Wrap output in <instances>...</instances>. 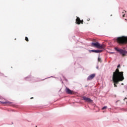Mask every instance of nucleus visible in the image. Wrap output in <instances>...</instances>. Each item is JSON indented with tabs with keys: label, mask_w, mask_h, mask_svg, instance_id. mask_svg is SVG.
Returning <instances> with one entry per match:
<instances>
[{
	"label": "nucleus",
	"mask_w": 127,
	"mask_h": 127,
	"mask_svg": "<svg viewBox=\"0 0 127 127\" xmlns=\"http://www.w3.org/2000/svg\"><path fill=\"white\" fill-rule=\"evenodd\" d=\"M125 80L124 77V72L123 71H120L119 68H117L113 72L112 76V81L114 83V87H118L117 85L119 84V82H122Z\"/></svg>",
	"instance_id": "nucleus-1"
},
{
	"label": "nucleus",
	"mask_w": 127,
	"mask_h": 127,
	"mask_svg": "<svg viewBox=\"0 0 127 127\" xmlns=\"http://www.w3.org/2000/svg\"><path fill=\"white\" fill-rule=\"evenodd\" d=\"M118 43L119 44H127V37L122 36L119 37L116 39Z\"/></svg>",
	"instance_id": "nucleus-2"
},
{
	"label": "nucleus",
	"mask_w": 127,
	"mask_h": 127,
	"mask_svg": "<svg viewBox=\"0 0 127 127\" xmlns=\"http://www.w3.org/2000/svg\"><path fill=\"white\" fill-rule=\"evenodd\" d=\"M91 46L92 47H95V48H98V49H103V48H105V45H101V44L98 42L95 43L92 42L91 43Z\"/></svg>",
	"instance_id": "nucleus-3"
},
{
	"label": "nucleus",
	"mask_w": 127,
	"mask_h": 127,
	"mask_svg": "<svg viewBox=\"0 0 127 127\" xmlns=\"http://www.w3.org/2000/svg\"><path fill=\"white\" fill-rule=\"evenodd\" d=\"M115 50H116V51H117L118 53H120V55H122L123 57H125V56H126L127 55V51H126L125 50H123L118 47H115Z\"/></svg>",
	"instance_id": "nucleus-4"
},
{
	"label": "nucleus",
	"mask_w": 127,
	"mask_h": 127,
	"mask_svg": "<svg viewBox=\"0 0 127 127\" xmlns=\"http://www.w3.org/2000/svg\"><path fill=\"white\" fill-rule=\"evenodd\" d=\"M65 92L66 94H68L69 95H73L74 94V92L69 89L68 87H66L65 89Z\"/></svg>",
	"instance_id": "nucleus-5"
},
{
	"label": "nucleus",
	"mask_w": 127,
	"mask_h": 127,
	"mask_svg": "<svg viewBox=\"0 0 127 127\" xmlns=\"http://www.w3.org/2000/svg\"><path fill=\"white\" fill-rule=\"evenodd\" d=\"M83 100L84 101H85L86 102H87V103H93V101L92 100V99H90V98L86 97L85 96L83 97Z\"/></svg>",
	"instance_id": "nucleus-6"
},
{
	"label": "nucleus",
	"mask_w": 127,
	"mask_h": 127,
	"mask_svg": "<svg viewBox=\"0 0 127 127\" xmlns=\"http://www.w3.org/2000/svg\"><path fill=\"white\" fill-rule=\"evenodd\" d=\"M95 77H96V74L95 73L92 74L88 77L87 80H92V79H94Z\"/></svg>",
	"instance_id": "nucleus-7"
},
{
	"label": "nucleus",
	"mask_w": 127,
	"mask_h": 127,
	"mask_svg": "<svg viewBox=\"0 0 127 127\" xmlns=\"http://www.w3.org/2000/svg\"><path fill=\"white\" fill-rule=\"evenodd\" d=\"M90 52H94L95 53H101V52H103L102 50H90Z\"/></svg>",
	"instance_id": "nucleus-8"
},
{
	"label": "nucleus",
	"mask_w": 127,
	"mask_h": 127,
	"mask_svg": "<svg viewBox=\"0 0 127 127\" xmlns=\"http://www.w3.org/2000/svg\"><path fill=\"white\" fill-rule=\"evenodd\" d=\"M77 18L75 20V23H76V24H81V19H80V18H79V17H76Z\"/></svg>",
	"instance_id": "nucleus-9"
},
{
	"label": "nucleus",
	"mask_w": 127,
	"mask_h": 127,
	"mask_svg": "<svg viewBox=\"0 0 127 127\" xmlns=\"http://www.w3.org/2000/svg\"><path fill=\"white\" fill-rule=\"evenodd\" d=\"M0 103H1V104H6V105H10V104H11V102L8 101L0 102Z\"/></svg>",
	"instance_id": "nucleus-10"
},
{
	"label": "nucleus",
	"mask_w": 127,
	"mask_h": 127,
	"mask_svg": "<svg viewBox=\"0 0 127 127\" xmlns=\"http://www.w3.org/2000/svg\"><path fill=\"white\" fill-rule=\"evenodd\" d=\"M25 40H26V41H27V42H28V41H29V40H28V38H27V37H25Z\"/></svg>",
	"instance_id": "nucleus-11"
},
{
	"label": "nucleus",
	"mask_w": 127,
	"mask_h": 127,
	"mask_svg": "<svg viewBox=\"0 0 127 127\" xmlns=\"http://www.w3.org/2000/svg\"><path fill=\"white\" fill-rule=\"evenodd\" d=\"M108 108L107 106H104L103 108H102V110H106Z\"/></svg>",
	"instance_id": "nucleus-12"
},
{
	"label": "nucleus",
	"mask_w": 127,
	"mask_h": 127,
	"mask_svg": "<svg viewBox=\"0 0 127 127\" xmlns=\"http://www.w3.org/2000/svg\"><path fill=\"white\" fill-rule=\"evenodd\" d=\"M98 62H101V61L102 60L101 59V58H98Z\"/></svg>",
	"instance_id": "nucleus-13"
},
{
	"label": "nucleus",
	"mask_w": 127,
	"mask_h": 127,
	"mask_svg": "<svg viewBox=\"0 0 127 127\" xmlns=\"http://www.w3.org/2000/svg\"><path fill=\"white\" fill-rule=\"evenodd\" d=\"M83 22H84V20H80V23H81V24H83Z\"/></svg>",
	"instance_id": "nucleus-14"
},
{
	"label": "nucleus",
	"mask_w": 127,
	"mask_h": 127,
	"mask_svg": "<svg viewBox=\"0 0 127 127\" xmlns=\"http://www.w3.org/2000/svg\"><path fill=\"white\" fill-rule=\"evenodd\" d=\"M121 67V64H119L118 66H117V68H120Z\"/></svg>",
	"instance_id": "nucleus-15"
},
{
	"label": "nucleus",
	"mask_w": 127,
	"mask_h": 127,
	"mask_svg": "<svg viewBox=\"0 0 127 127\" xmlns=\"http://www.w3.org/2000/svg\"><path fill=\"white\" fill-rule=\"evenodd\" d=\"M127 98L126 97L125 99H124V101H126V100H127Z\"/></svg>",
	"instance_id": "nucleus-16"
},
{
	"label": "nucleus",
	"mask_w": 127,
	"mask_h": 127,
	"mask_svg": "<svg viewBox=\"0 0 127 127\" xmlns=\"http://www.w3.org/2000/svg\"><path fill=\"white\" fill-rule=\"evenodd\" d=\"M123 17H125V14L123 15Z\"/></svg>",
	"instance_id": "nucleus-17"
},
{
	"label": "nucleus",
	"mask_w": 127,
	"mask_h": 127,
	"mask_svg": "<svg viewBox=\"0 0 127 127\" xmlns=\"http://www.w3.org/2000/svg\"><path fill=\"white\" fill-rule=\"evenodd\" d=\"M94 42H96V40H93Z\"/></svg>",
	"instance_id": "nucleus-18"
},
{
	"label": "nucleus",
	"mask_w": 127,
	"mask_h": 127,
	"mask_svg": "<svg viewBox=\"0 0 127 127\" xmlns=\"http://www.w3.org/2000/svg\"><path fill=\"white\" fill-rule=\"evenodd\" d=\"M88 21H90V18H89L88 19H87Z\"/></svg>",
	"instance_id": "nucleus-19"
},
{
	"label": "nucleus",
	"mask_w": 127,
	"mask_h": 127,
	"mask_svg": "<svg viewBox=\"0 0 127 127\" xmlns=\"http://www.w3.org/2000/svg\"><path fill=\"white\" fill-rule=\"evenodd\" d=\"M31 99H33V97H31Z\"/></svg>",
	"instance_id": "nucleus-20"
},
{
	"label": "nucleus",
	"mask_w": 127,
	"mask_h": 127,
	"mask_svg": "<svg viewBox=\"0 0 127 127\" xmlns=\"http://www.w3.org/2000/svg\"><path fill=\"white\" fill-rule=\"evenodd\" d=\"M122 13H125V12H123Z\"/></svg>",
	"instance_id": "nucleus-21"
},
{
	"label": "nucleus",
	"mask_w": 127,
	"mask_h": 127,
	"mask_svg": "<svg viewBox=\"0 0 127 127\" xmlns=\"http://www.w3.org/2000/svg\"><path fill=\"white\" fill-rule=\"evenodd\" d=\"M122 85H124V83H122Z\"/></svg>",
	"instance_id": "nucleus-22"
},
{
	"label": "nucleus",
	"mask_w": 127,
	"mask_h": 127,
	"mask_svg": "<svg viewBox=\"0 0 127 127\" xmlns=\"http://www.w3.org/2000/svg\"><path fill=\"white\" fill-rule=\"evenodd\" d=\"M36 127H37V126H36Z\"/></svg>",
	"instance_id": "nucleus-23"
}]
</instances>
